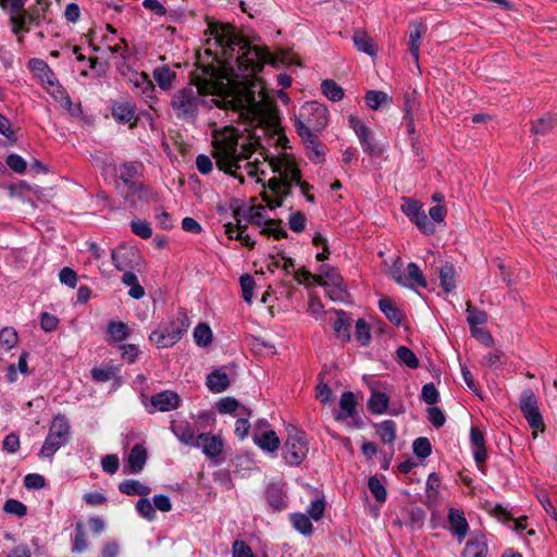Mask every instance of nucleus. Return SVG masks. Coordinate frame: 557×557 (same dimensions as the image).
<instances>
[{"instance_id": "c9c22d12", "label": "nucleus", "mask_w": 557, "mask_h": 557, "mask_svg": "<svg viewBox=\"0 0 557 557\" xmlns=\"http://www.w3.org/2000/svg\"><path fill=\"white\" fill-rule=\"evenodd\" d=\"M388 396L382 392H373L368 401L369 410L374 414H382L388 407Z\"/></svg>"}, {"instance_id": "7ed1b4c3", "label": "nucleus", "mask_w": 557, "mask_h": 557, "mask_svg": "<svg viewBox=\"0 0 557 557\" xmlns=\"http://www.w3.org/2000/svg\"><path fill=\"white\" fill-rule=\"evenodd\" d=\"M214 83L207 85H188L173 94L171 108L178 120L186 122L196 121L199 108L203 104L202 96L215 92Z\"/></svg>"}, {"instance_id": "412c9836", "label": "nucleus", "mask_w": 557, "mask_h": 557, "mask_svg": "<svg viewBox=\"0 0 557 557\" xmlns=\"http://www.w3.org/2000/svg\"><path fill=\"white\" fill-rule=\"evenodd\" d=\"M147 461V450L141 444H136L127 457V470L129 473H139Z\"/></svg>"}, {"instance_id": "7c9ffc66", "label": "nucleus", "mask_w": 557, "mask_h": 557, "mask_svg": "<svg viewBox=\"0 0 557 557\" xmlns=\"http://www.w3.org/2000/svg\"><path fill=\"white\" fill-rule=\"evenodd\" d=\"M246 225H242L239 223L236 225L232 223L225 224V233L227 234L228 238L239 240L245 246L253 247L255 240H252L250 236L246 234Z\"/></svg>"}, {"instance_id": "052dcab7", "label": "nucleus", "mask_w": 557, "mask_h": 557, "mask_svg": "<svg viewBox=\"0 0 557 557\" xmlns=\"http://www.w3.org/2000/svg\"><path fill=\"white\" fill-rule=\"evenodd\" d=\"M255 281L249 274L240 276V286L243 290V298L246 302H250L253 296Z\"/></svg>"}, {"instance_id": "f03ea898", "label": "nucleus", "mask_w": 557, "mask_h": 557, "mask_svg": "<svg viewBox=\"0 0 557 557\" xmlns=\"http://www.w3.org/2000/svg\"><path fill=\"white\" fill-rule=\"evenodd\" d=\"M238 147V134L234 128H225L214 136L213 157L220 171L236 176L239 162L250 159L252 145H243L240 150Z\"/></svg>"}, {"instance_id": "473e14b6", "label": "nucleus", "mask_w": 557, "mask_h": 557, "mask_svg": "<svg viewBox=\"0 0 557 557\" xmlns=\"http://www.w3.org/2000/svg\"><path fill=\"white\" fill-rule=\"evenodd\" d=\"M379 308L392 323L396 325L401 323L404 314L389 299H380Z\"/></svg>"}, {"instance_id": "cd10ccee", "label": "nucleus", "mask_w": 557, "mask_h": 557, "mask_svg": "<svg viewBox=\"0 0 557 557\" xmlns=\"http://www.w3.org/2000/svg\"><path fill=\"white\" fill-rule=\"evenodd\" d=\"M206 385L212 393H222L230 386L228 375L221 370H214L207 376Z\"/></svg>"}, {"instance_id": "f704fd0d", "label": "nucleus", "mask_w": 557, "mask_h": 557, "mask_svg": "<svg viewBox=\"0 0 557 557\" xmlns=\"http://www.w3.org/2000/svg\"><path fill=\"white\" fill-rule=\"evenodd\" d=\"M265 498H267L268 504L274 510H282L287 505L282 490L280 487H277L276 485H270L267 488Z\"/></svg>"}, {"instance_id": "f257e3e1", "label": "nucleus", "mask_w": 557, "mask_h": 557, "mask_svg": "<svg viewBox=\"0 0 557 557\" xmlns=\"http://www.w3.org/2000/svg\"><path fill=\"white\" fill-rule=\"evenodd\" d=\"M208 51L230 70L234 71L236 66L243 76L260 72L265 63L287 62V52L272 53L265 47L251 46L231 24L208 21Z\"/></svg>"}, {"instance_id": "0e129e2a", "label": "nucleus", "mask_w": 557, "mask_h": 557, "mask_svg": "<svg viewBox=\"0 0 557 557\" xmlns=\"http://www.w3.org/2000/svg\"><path fill=\"white\" fill-rule=\"evenodd\" d=\"M307 219L305 214L300 211L294 212L290 214L288 220L289 228L295 233H300L306 227Z\"/></svg>"}, {"instance_id": "c85d7f7f", "label": "nucleus", "mask_w": 557, "mask_h": 557, "mask_svg": "<svg viewBox=\"0 0 557 557\" xmlns=\"http://www.w3.org/2000/svg\"><path fill=\"white\" fill-rule=\"evenodd\" d=\"M341 411L336 414V420H345L356 414L357 401L354 393L345 392L339 400Z\"/></svg>"}, {"instance_id": "a18cd8bd", "label": "nucleus", "mask_w": 557, "mask_h": 557, "mask_svg": "<svg viewBox=\"0 0 557 557\" xmlns=\"http://www.w3.org/2000/svg\"><path fill=\"white\" fill-rule=\"evenodd\" d=\"M467 321L470 329L474 330V326L485 324L487 321V314L485 311L474 308L471 302L467 304Z\"/></svg>"}, {"instance_id": "680f3d73", "label": "nucleus", "mask_w": 557, "mask_h": 557, "mask_svg": "<svg viewBox=\"0 0 557 557\" xmlns=\"http://www.w3.org/2000/svg\"><path fill=\"white\" fill-rule=\"evenodd\" d=\"M87 540L84 532V527L82 523L76 524V533L74 539V545H73V552L74 553H82L87 548Z\"/></svg>"}, {"instance_id": "c03bdc74", "label": "nucleus", "mask_w": 557, "mask_h": 557, "mask_svg": "<svg viewBox=\"0 0 557 557\" xmlns=\"http://www.w3.org/2000/svg\"><path fill=\"white\" fill-rule=\"evenodd\" d=\"M366 103L372 110H377L382 104L391 102V98L384 91L370 90L364 97Z\"/></svg>"}, {"instance_id": "4468645a", "label": "nucleus", "mask_w": 557, "mask_h": 557, "mask_svg": "<svg viewBox=\"0 0 557 557\" xmlns=\"http://www.w3.org/2000/svg\"><path fill=\"white\" fill-rule=\"evenodd\" d=\"M195 447L200 448L209 459L219 462V458L223 453L224 443L220 435L201 433L197 436Z\"/></svg>"}, {"instance_id": "864d4df0", "label": "nucleus", "mask_w": 557, "mask_h": 557, "mask_svg": "<svg viewBox=\"0 0 557 557\" xmlns=\"http://www.w3.org/2000/svg\"><path fill=\"white\" fill-rule=\"evenodd\" d=\"M12 16L10 18L11 24L13 26V32L15 34L21 32H28V28L26 27L27 23L30 21V16L26 14L24 9L18 13H11Z\"/></svg>"}, {"instance_id": "13d9d810", "label": "nucleus", "mask_w": 557, "mask_h": 557, "mask_svg": "<svg viewBox=\"0 0 557 557\" xmlns=\"http://www.w3.org/2000/svg\"><path fill=\"white\" fill-rule=\"evenodd\" d=\"M412 222L424 234H433L435 232V225L424 210Z\"/></svg>"}, {"instance_id": "37998d69", "label": "nucleus", "mask_w": 557, "mask_h": 557, "mask_svg": "<svg viewBox=\"0 0 557 557\" xmlns=\"http://www.w3.org/2000/svg\"><path fill=\"white\" fill-rule=\"evenodd\" d=\"M557 128V115H546L533 125L532 129L535 134L546 135Z\"/></svg>"}, {"instance_id": "4d7b16f0", "label": "nucleus", "mask_w": 557, "mask_h": 557, "mask_svg": "<svg viewBox=\"0 0 557 557\" xmlns=\"http://www.w3.org/2000/svg\"><path fill=\"white\" fill-rule=\"evenodd\" d=\"M3 510L4 512L14 515L18 518H22L27 513V507L22 502L16 499H8L4 503Z\"/></svg>"}, {"instance_id": "4c0bfd02", "label": "nucleus", "mask_w": 557, "mask_h": 557, "mask_svg": "<svg viewBox=\"0 0 557 557\" xmlns=\"http://www.w3.org/2000/svg\"><path fill=\"white\" fill-rule=\"evenodd\" d=\"M376 433L385 444H393L396 438V423L393 420L382 421L376 425Z\"/></svg>"}, {"instance_id": "e2e57ef3", "label": "nucleus", "mask_w": 557, "mask_h": 557, "mask_svg": "<svg viewBox=\"0 0 557 557\" xmlns=\"http://www.w3.org/2000/svg\"><path fill=\"white\" fill-rule=\"evenodd\" d=\"M7 164L15 173L23 174L27 169L26 161L16 153H11L7 158Z\"/></svg>"}, {"instance_id": "5701e85b", "label": "nucleus", "mask_w": 557, "mask_h": 557, "mask_svg": "<svg viewBox=\"0 0 557 557\" xmlns=\"http://www.w3.org/2000/svg\"><path fill=\"white\" fill-rule=\"evenodd\" d=\"M448 522L451 533L458 536L459 540L465 539L469 527L463 512L455 508L449 509Z\"/></svg>"}, {"instance_id": "49530a36", "label": "nucleus", "mask_w": 557, "mask_h": 557, "mask_svg": "<svg viewBox=\"0 0 557 557\" xmlns=\"http://www.w3.org/2000/svg\"><path fill=\"white\" fill-rule=\"evenodd\" d=\"M290 521L293 527L299 531L304 535H309L312 533V523L310 521V517L305 513H293L290 516Z\"/></svg>"}, {"instance_id": "a878e982", "label": "nucleus", "mask_w": 557, "mask_h": 557, "mask_svg": "<svg viewBox=\"0 0 557 557\" xmlns=\"http://www.w3.org/2000/svg\"><path fill=\"white\" fill-rule=\"evenodd\" d=\"M295 127L305 146H310V144H314V140L318 139L315 135L317 131L313 127V120L311 117H308L307 120L301 117L297 119L295 122Z\"/></svg>"}, {"instance_id": "603ef678", "label": "nucleus", "mask_w": 557, "mask_h": 557, "mask_svg": "<svg viewBox=\"0 0 557 557\" xmlns=\"http://www.w3.org/2000/svg\"><path fill=\"white\" fill-rule=\"evenodd\" d=\"M368 486L374 498L380 502L384 503L386 500V488L381 483V481L377 479V476L373 475L369 478Z\"/></svg>"}, {"instance_id": "6ab92c4d", "label": "nucleus", "mask_w": 557, "mask_h": 557, "mask_svg": "<svg viewBox=\"0 0 557 557\" xmlns=\"http://www.w3.org/2000/svg\"><path fill=\"white\" fill-rule=\"evenodd\" d=\"M487 552L485 536L482 533H473L466 543L462 557H486Z\"/></svg>"}, {"instance_id": "72a5a7b5", "label": "nucleus", "mask_w": 557, "mask_h": 557, "mask_svg": "<svg viewBox=\"0 0 557 557\" xmlns=\"http://www.w3.org/2000/svg\"><path fill=\"white\" fill-rule=\"evenodd\" d=\"M176 77V73L168 66H159L153 70V78L162 90H169Z\"/></svg>"}, {"instance_id": "8fccbe9b", "label": "nucleus", "mask_w": 557, "mask_h": 557, "mask_svg": "<svg viewBox=\"0 0 557 557\" xmlns=\"http://www.w3.org/2000/svg\"><path fill=\"white\" fill-rule=\"evenodd\" d=\"M407 271H408V274L406 275L407 286H409L410 283L413 282L416 285H418L420 287H426V280L424 277L422 271L416 263L410 262L407 267Z\"/></svg>"}, {"instance_id": "774afa93", "label": "nucleus", "mask_w": 557, "mask_h": 557, "mask_svg": "<svg viewBox=\"0 0 557 557\" xmlns=\"http://www.w3.org/2000/svg\"><path fill=\"white\" fill-rule=\"evenodd\" d=\"M232 553L233 557H255L251 548L244 541H235Z\"/></svg>"}, {"instance_id": "9b49d317", "label": "nucleus", "mask_w": 557, "mask_h": 557, "mask_svg": "<svg viewBox=\"0 0 557 557\" xmlns=\"http://www.w3.org/2000/svg\"><path fill=\"white\" fill-rule=\"evenodd\" d=\"M519 406L529 425L535 431H544L543 418L539 409L536 396L532 389L527 388L522 392Z\"/></svg>"}, {"instance_id": "dca6fc26", "label": "nucleus", "mask_w": 557, "mask_h": 557, "mask_svg": "<svg viewBox=\"0 0 557 557\" xmlns=\"http://www.w3.org/2000/svg\"><path fill=\"white\" fill-rule=\"evenodd\" d=\"M300 116L304 120L311 117L315 131H322L329 122V111L326 107L317 101L307 102L302 106Z\"/></svg>"}, {"instance_id": "e433bc0d", "label": "nucleus", "mask_w": 557, "mask_h": 557, "mask_svg": "<svg viewBox=\"0 0 557 557\" xmlns=\"http://www.w3.org/2000/svg\"><path fill=\"white\" fill-rule=\"evenodd\" d=\"M123 284L129 286L128 295L134 299H140L145 296V289L139 284L138 278L135 273L131 271H125L122 276Z\"/></svg>"}, {"instance_id": "1a4fd4ad", "label": "nucleus", "mask_w": 557, "mask_h": 557, "mask_svg": "<svg viewBox=\"0 0 557 557\" xmlns=\"http://www.w3.org/2000/svg\"><path fill=\"white\" fill-rule=\"evenodd\" d=\"M308 450L304 432L295 430V433L289 434L284 444L283 457L287 465L299 466L307 457Z\"/></svg>"}, {"instance_id": "de8ad7c7", "label": "nucleus", "mask_w": 557, "mask_h": 557, "mask_svg": "<svg viewBox=\"0 0 557 557\" xmlns=\"http://www.w3.org/2000/svg\"><path fill=\"white\" fill-rule=\"evenodd\" d=\"M398 360L406 364L410 369H417L419 367V360L414 352L406 346H400L396 350Z\"/></svg>"}, {"instance_id": "79ce46f5", "label": "nucleus", "mask_w": 557, "mask_h": 557, "mask_svg": "<svg viewBox=\"0 0 557 557\" xmlns=\"http://www.w3.org/2000/svg\"><path fill=\"white\" fill-rule=\"evenodd\" d=\"M440 280L445 292H451L455 288V269L453 264L446 263L440 269Z\"/></svg>"}, {"instance_id": "2f4dec72", "label": "nucleus", "mask_w": 557, "mask_h": 557, "mask_svg": "<svg viewBox=\"0 0 557 557\" xmlns=\"http://www.w3.org/2000/svg\"><path fill=\"white\" fill-rule=\"evenodd\" d=\"M134 256L135 251L125 247L113 250L111 253L112 262L119 271H126L131 268V261Z\"/></svg>"}, {"instance_id": "a19ab883", "label": "nucleus", "mask_w": 557, "mask_h": 557, "mask_svg": "<svg viewBox=\"0 0 557 557\" xmlns=\"http://www.w3.org/2000/svg\"><path fill=\"white\" fill-rule=\"evenodd\" d=\"M321 90L332 101H339L344 97V89L333 79L323 81L321 83Z\"/></svg>"}, {"instance_id": "3c124183", "label": "nucleus", "mask_w": 557, "mask_h": 557, "mask_svg": "<svg viewBox=\"0 0 557 557\" xmlns=\"http://www.w3.org/2000/svg\"><path fill=\"white\" fill-rule=\"evenodd\" d=\"M17 333L13 327H4L0 331V346L10 350L17 344Z\"/></svg>"}, {"instance_id": "6e6d98bb", "label": "nucleus", "mask_w": 557, "mask_h": 557, "mask_svg": "<svg viewBox=\"0 0 557 557\" xmlns=\"http://www.w3.org/2000/svg\"><path fill=\"white\" fill-rule=\"evenodd\" d=\"M136 509L138 513L148 521H152L156 518L153 504L145 496L137 502Z\"/></svg>"}, {"instance_id": "b1692460", "label": "nucleus", "mask_w": 557, "mask_h": 557, "mask_svg": "<svg viewBox=\"0 0 557 557\" xmlns=\"http://www.w3.org/2000/svg\"><path fill=\"white\" fill-rule=\"evenodd\" d=\"M178 395L173 392H161L151 397V404L160 411H170L178 406Z\"/></svg>"}, {"instance_id": "bb28decb", "label": "nucleus", "mask_w": 557, "mask_h": 557, "mask_svg": "<svg viewBox=\"0 0 557 557\" xmlns=\"http://www.w3.org/2000/svg\"><path fill=\"white\" fill-rule=\"evenodd\" d=\"M352 41L355 47L361 51L367 53L370 57H375L377 53V48L373 41V39L362 30H356L352 36Z\"/></svg>"}, {"instance_id": "9d476101", "label": "nucleus", "mask_w": 557, "mask_h": 557, "mask_svg": "<svg viewBox=\"0 0 557 557\" xmlns=\"http://www.w3.org/2000/svg\"><path fill=\"white\" fill-rule=\"evenodd\" d=\"M264 208L262 206L253 207L249 210L247 220L249 223L256 226H262L261 234L265 236H272L275 239L287 237V232L282 228V220L264 219Z\"/></svg>"}, {"instance_id": "338daca9", "label": "nucleus", "mask_w": 557, "mask_h": 557, "mask_svg": "<svg viewBox=\"0 0 557 557\" xmlns=\"http://www.w3.org/2000/svg\"><path fill=\"white\" fill-rule=\"evenodd\" d=\"M403 211L412 221L423 211V209L419 201L407 199L403 205Z\"/></svg>"}, {"instance_id": "393cba45", "label": "nucleus", "mask_w": 557, "mask_h": 557, "mask_svg": "<svg viewBox=\"0 0 557 557\" xmlns=\"http://www.w3.org/2000/svg\"><path fill=\"white\" fill-rule=\"evenodd\" d=\"M471 444L474 448L473 457L478 463H482L487 458V451L485 447V440L483 433L478 428H471L470 431Z\"/></svg>"}, {"instance_id": "5fc2aeb1", "label": "nucleus", "mask_w": 557, "mask_h": 557, "mask_svg": "<svg viewBox=\"0 0 557 557\" xmlns=\"http://www.w3.org/2000/svg\"><path fill=\"white\" fill-rule=\"evenodd\" d=\"M413 453L419 458H426L432 453V446L426 437H418L412 444Z\"/></svg>"}, {"instance_id": "bf43d9fd", "label": "nucleus", "mask_w": 557, "mask_h": 557, "mask_svg": "<svg viewBox=\"0 0 557 557\" xmlns=\"http://www.w3.org/2000/svg\"><path fill=\"white\" fill-rule=\"evenodd\" d=\"M131 227H132V232L135 235H137L144 239L150 238L152 235V230H151L150 223H148L147 221L134 220L131 223Z\"/></svg>"}, {"instance_id": "39448f33", "label": "nucleus", "mask_w": 557, "mask_h": 557, "mask_svg": "<svg viewBox=\"0 0 557 557\" xmlns=\"http://www.w3.org/2000/svg\"><path fill=\"white\" fill-rule=\"evenodd\" d=\"M270 164L273 172L280 174L278 178L273 177L269 181V188L274 193V195L278 194L283 186L297 185L300 187L301 193L306 197L307 201H314V196L309 193L312 186L307 182L301 181L300 170L296 166L294 161L289 159H272Z\"/></svg>"}, {"instance_id": "09e8293b", "label": "nucleus", "mask_w": 557, "mask_h": 557, "mask_svg": "<svg viewBox=\"0 0 557 557\" xmlns=\"http://www.w3.org/2000/svg\"><path fill=\"white\" fill-rule=\"evenodd\" d=\"M356 339L361 346H368L371 341V327L363 319H359L356 322Z\"/></svg>"}, {"instance_id": "f3484780", "label": "nucleus", "mask_w": 557, "mask_h": 557, "mask_svg": "<svg viewBox=\"0 0 557 557\" xmlns=\"http://www.w3.org/2000/svg\"><path fill=\"white\" fill-rule=\"evenodd\" d=\"M426 30L428 27L422 22L412 21L409 23V52L417 64L419 62L421 41Z\"/></svg>"}, {"instance_id": "69168bd1", "label": "nucleus", "mask_w": 557, "mask_h": 557, "mask_svg": "<svg viewBox=\"0 0 557 557\" xmlns=\"http://www.w3.org/2000/svg\"><path fill=\"white\" fill-rule=\"evenodd\" d=\"M401 265H403L401 259L399 257H397L395 259V262L393 263V265L389 269V275L399 285L407 286V277L403 273Z\"/></svg>"}, {"instance_id": "a211bd4d", "label": "nucleus", "mask_w": 557, "mask_h": 557, "mask_svg": "<svg viewBox=\"0 0 557 557\" xmlns=\"http://www.w3.org/2000/svg\"><path fill=\"white\" fill-rule=\"evenodd\" d=\"M252 440L259 448L267 453H275L281 444L278 436L273 430H264L263 432L253 430Z\"/></svg>"}, {"instance_id": "2eb2a0df", "label": "nucleus", "mask_w": 557, "mask_h": 557, "mask_svg": "<svg viewBox=\"0 0 557 557\" xmlns=\"http://www.w3.org/2000/svg\"><path fill=\"white\" fill-rule=\"evenodd\" d=\"M319 275L322 276V281L324 283L323 286L333 287V289L329 292L331 299L342 300L346 289L344 286V280L338 271L335 268H331L325 264L321 265Z\"/></svg>"}, {"instance_id": "ddd939ff", "label": "nucleus", "mask_w": 557, "mask_h": 557, "mask_svg": "<svg viewBox=\"0 0 557 557\" xmlns=\"http://www.w3.org/2000/svg\"><path fill=\"white\" fill-rule=\"evenodd\" d=\"M129 83L136 89L137 95L152 109L156 110L154 103L157 102L156 87L150 81L149 76L141 72L135 73L129 79Z\"/></svg>"}, {"instance_id": "aec40b11", "label": "nucleus", "mask_w": 557, "mask_h": 557, "mask_svg": "<svg viewBox=\"0 0 557 557\" xmlns=\"http://www.w3.org/2000/svg\"><path fill=\"white\" fill-rule=\"evenodd\" d=\"M336 315L335 321L333 322V330L338 339L343 343H347L350 341V324L351 317L350 313L344 310H334Z\"/></svg>"}, {"instance_id": "58836bf2", "label": "nucleus", "mask_w": 557, "mask_h": 557, "mask_svg": "<svg viewBox=\"0 0 557 557\" xmlns=\"http://www.w3.org/2000/svg\"><path fill=\"white\" fill-rule=\"evenodd\" d=\"M194 341L200 347H207L212 343L213 335L210 326L206 323H199L194 329Z\"/></svg>"}, {"instance_id": "ea45409f", "label": "nucleus", "mask_w": 557, "mask_h": 557, "mask_svg": "<svg viewBox=\"0 0 557 557\" xmlns=\"http://www.w3.org/2000/svg\"><path fill=\"white\" fill-rule=\"evenodd\" d=\"M110 337L115 342H123L129 336V329L124 322L110 321L107 329Z\"/></svg>"}, {"instance_id": "20e7f679", "label": "nucleus", "mask_w": 557, "mask_h": 557, "mask_svg": "<svg viewBox=\"0 0 557 557\" xmlns=\"http://www.w3.org/2000/svg\"><path fill=\"white\" fill-rule=\"evenodd\" d=\"M190 326V320L184 310H178L162 322L149 335L157 348H170L178 343Z\"/></svg>"}, {"instance_id": "f8f14e48", "label": "nucleus", "mask_w": 557, "mask_h": 557, "mask_svg": "<svg viewBox=\"0 0 557 557\" xmlns=\"http://www.w3.org/2000/svg\"><path fill=\"white\" fill-rule=\"evenodd\" d=\"M136 109L135 102L128 99L114 100L111 104L112 116L119 123H128L131 128L135 127L138 122Z\"/></svg>"}, {"instance_id": "4be33fe9", "label": "nucleus", "mask_w": 557, "mask_h": 557, "mask_svg": "<svg viewBox=\"0 0 557 557\" xmlns=\"http://www.w3.org/2000/svg\"><path fill=\"white\" fill-rule=\"evenodd\" d=\"M171 431L183 444L195 446L197 437L190 423L186 421L172 422Z\"/></svg>"}, {"instance_id": "6e6552de", "label": "nucleus", "mask_w": 557, "mask_h": 557, "mask_svg": "<svg viewBox=\"0 0 557 557\" xmlns=\"http://www.w3.org/2000/svg\"><path fill=\"white\" fill-rule=\"evenodd\" d=\"M71 425L64 414H57L49 428L48 435L42 444L39 456L52 459L53 455L70 441Z\"/></svg>"}, {"instance_id": "423d86ee", "label": "nucleus", "mask_w": 557, "mask_h": 557, "mask_svg": "<svg viewBox=\"0 0 557 557\" xmlns=\"http://www.w3.org/2000/svg\"><path fill=\"white\" fill-rule=\"evenodd\" d=\"M34 76L39 81L40 85L47 92L62 106L70 108L72 104L71 97L65 88L60 84L53 70L46 61L39 58H32L27 64Z\"/></svg>"}, {"instance_id": "c756f323", "label": "nucleus", "mask_w": 557, "mask_h": 557, "mask_svg": "<svg viewBox=\"0 0 557 557\" xmlns=\"http://www.w3.org/2000/svg\"><path fill=\"white\" fill-rule=\"evenodd\" d=\"M119 490L121 493L126 495H138V496H147L150 494L151 488L148 485L143 484L138 480H125L119 484Z\"/></svg>"}, {"instance_id": "0eeeda50", "label": "nucleus", "mask_w": 557, "mask_h": 557, "mask_svg": "<svg viewBox=\"0 0 557 557\" xmlns=\"http://www.w3.org/2000/svg\"><path fill=\"white\" fill-rule=\"evenodd\" d=\"M244 110L252 124L276 132L278 115L276 108L271 102L258 101L253 94H249Z\"/></svg>"}]
</instances>
